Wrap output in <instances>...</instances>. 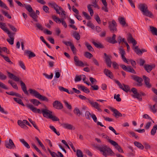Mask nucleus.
Instances as JSON below:
<instances>
[{
  "label": "nucleus",
  "instance_id": "obj_59",
  "mask_svg": "<svg viewBox=\"0 0 157 157\" xmlns=\"http://www.w3.org/2000/svg\"><path fill=\"white\" fill-rule=\"evenodd\" d=\"M7 78L6 75L3 74L2 72L0 71V79L2 80H5Z\"/></svg>",
  "mask_w": 157,
  "mask_h": 157
},
{
  "label": "nucleus",
  "instance_id": "obj_3",
  "mask_svg": "<svg viewBox=\"0 0 157 157\" xmlns=\"http://www.w3.org/2000/svg\"><path fill=\"white\" fill-rule=\"evenodd\" d=\"M138 8L143 13V15L152 18L154 16L151 12L148 9L147 5L145 3H140L138 6Z\"/></svg>",
  "mask_w": 157,
  "mask_h": 157
},
{
  "label": "nucleus",
  "instance_id": "obj_45",
  "mask_svg": "<svg viewBox=\"0 0 157 157\" xmlns=\"http://www.w3.org/2000/svg\"><path fill=\"white\" fill-rule=\"evenodd\" d=\"M49 128L53 131L57 135L59 136L60 135V133L59 132H57L56 128L54 127V126L52 125H49Z\"/></svg>",
  "mask_w": 157,
  "mask_h": 157
},
{
  "label": "nucleus",
  "instance_id": "obj_15",
  "mask_svg": "<svg viewBox=\"0 0 157 157\" xmlns=\"http://www.w3.org/2000/svg\"><path fill=\"white\" fill-rule=\"evenodd\" d=\"M127 40L128 42L132 43L133 46H135L137 44L136 41L133 38L132 35L130 33H129L128 34V37Z\"/></svg>",
  "mask_w": 157,
  "mask_h": 157
},
{
  "label": "nucleus",
  "instance_id": "obj_58",
  "mask_svg": "<svg viewBox=\"0 0 157 157\" xmlns=\"http://www.w3.org/2000/svg\"><path fill=\"white\" fill-rule=\"evenodd\" d=\"M36 26L40 30L42 31L43 30V28L42 25L39 23H37L35 24Z\"/></svg>",
  "mask_w": 157,
  "mask_h": 157
},
{
  "label": "nucleus",
  "instance_id": "obj_27",
  "mask_svg": "<svg viewBox=\"0 0 157 157\" xmlns=\"http://www.w3.org/2000/svg\"><path fill=\"white\" fill-rule=\"evenodd\" d=\"M150 111L154 113H155L157 112V105L156 104H155L153 106L149 105V106Z\"/></svg>",
  "mask_w": 157,
  "mask_h": 157
},
{
  "label": "nucleus",
  "instance_id": "obj_41",
  "mask_svg": "<svg viewBox=\"0 0 157 157\" xmlns=\"http://www.w3.org/2000/svg\"><path fill=\"white\" fill-rule=\"evenodd\" d=\"M20 141L27 148H30V146L23 139L20 140Z\"/></svg>",
  "mask_w": 157,
  "mask_h": 157
},
{
  "label": "nucleus",
  "instance_id": "obj_50",
  "mask_svg": "<svg viewBox=\"0 0 157 157\" xmlns=\"http://www.w3.org/2000/svg\"><path fill=\"white\" fill-rule=\"evenodd\" d=\"M47 149L52 157H56V156H58V155L56 152L52 151L48 147V148Z\"/></svg>",
  "mask_w": 157,
  "mask_h": 157
},
{
  "label": "nucleus",
  "instance_id": "obj_12",
  "mask_svg": "<svg viewBox=\"0 0 157 157\" xmlns=\"http://www.w3.org/2000/svg\"><path fill=\"white\" fill-rule=\"evenodd\" d=\"M110 109L113 112V115L116 118H117L119 117H122V114L120 113L117 109L113 108V107H111Z\"/></svg>",
  "mask_w": 157,
  "mask_h": 157
},
{
  "label": "nucleus",
  "instance_id": "obj_24",
  "mask_svg": "<svg viewBox=\"0 0 157 157\" xmlns=\"http://www.w3.org/2000/svg\"><path fill=\"white\" fill-rule=\"evenodd\" d=\"M112 142V145L114 146L116 149H117L119 151L121 152H123V150L121 147L118 145L117 143L115 141H114V142Z\"/></svg>",
  "mask_w": 157,
  "mask_h": 157
},
{
  "label": "nucleus",
  "instance_id": "obj_14",
  "mask_svg": "<svg viewBox=\"0 0 157 157\" xmlns=\"http://www.w3.org/2000/svg\"><path fill=\"white\" fill-rule=\"evenodd\" d=\"M48 5L52 8L54 9L57 13L59 14H60V12L59 11V6L56 2H49L48 3Z\"/></svg>",
  "mask_w": 157,
  "mask_h": 157
},
{
  "label": "nucleus",
  "instance_id": "obj_37",
  "mask_svg": "<svg viewBox=\"0 0 157 157\" xmlns=\"http://www.w3.org/2000/svg\"><path fill=\"white\" fill-rule=\"evenodd\" d=\"M62 125L64 128L69 130H72L73 128V126L68 123L63 124Z\"/></svg>",
  "mask_w": 157,
  "mask_h": 157
},
{
  "label": "nucleus",
  "instance_id": "obj_38",
  "mask_svg": "<svg viewBox=\"0 0 157 157\" xmlns=\"http://www.w3.org/2000/svg\"><path fill=\"white\" fill-rule=\"evenodd\" d=\"M105 61L107 65L109 67H111L112 61L109 58H105Z\"/></svg>",
  "mask_w": 157,
  "mask_h": 157
},
{
  "label": "nucleus",
  "instance_id": "obj_6",
  "mask_svg": "<svg viewBox=\"0 0 157 157\" xmlns=\"http://www.w3.org/2000/svg\"><path fill=\"white\" fill-rule=\"evenodd\" d=\"M115 82L119 86V87L124 91L126 93H128V91H130V87L129 86L123 84V86H124L123 87L121 83L118 80H115Z\"/></svg>",
  "mask_w": 157,
  "mask_h": 157
},
{
  "label": "nucleus",
  "instance_id": "obj_63",
  "mask_svg": "<svg viewBox=\"0 0 157 157\" xmlns=\"http://www.w3.org/2000/svg\"><path fill=\"white\" fill-rule=\"evenodd\" d=\"M94 19L99 24H100L101 23V21L100 20V19L98 14L96 15L95 16Z\"/></svg>",
  "mask_w": 157,
  "mask_h": 157
},
{
  "label": "nucleus",
  "instance_id": "obj_48",
  "mask_svg": "<svg viewBox=\"0 0 157 157\" xmlns=\"http://www.w3.org/2000/svg\"><path fill=\"white\" fill-rule=\"evenodd\" d=\"M76 155L78 157H83V155L81 150L78 149L76 151Z\"/></svg>",
  "mask_w": 157,
  "mask_h": 157
},
{
  "label": "nucleus",
  "instance_id": "obj_62",
  "mask_svg": "<svg viewBox=\"0 0 157 157\" xmlns=\"http://www.w3.org/2000/svg\"><path fill=\"white\" fill-rule=\"evenodd\" d=\"M0 87L5 90H8V88L3 83L0 82Z\"/></svg>",
  "mask_w": 157,
  "mask_h": 157
},
{
  "label": "nucleus",
  "instance_id": "obj_4",
  "mask_svg": "<svg viewBox=\"0 0 157 157\" xmlns=\"http://www.w3.org/2000/svg\"><path fill=\"white\" fill-rule=\"evenodd\" d=\"M29 91L31 95L34 96L36 98L42 101H45L47 102L49 100L48 98L45 96L41 95L35 90L30 88L29 89Z\"/></svg>",
  "mask_w": 157,
  "mask_h": 157
},
{
  "label": "nucleus",
  "instance_id": "obj_43",
  "mask_svg": "<svg viewBox=\"0 0 157 157\" xmlns=\"http://www.w3.org/2000/svg\"><path fill=\"white\" fill-rule=\"evenodd\" d=\"M92 5L89 4L87 6V8L88 11L90 13L91 16H92L94 14V11L93 9L91 8Z\"/></svg>",
  "mask_w": 157,
  "mask_h": 157
},
{
  "label": "nucleus",
  "instance_id": "obj_22",
  "mask_svg": "<svg viewBox=\"0 0 157 157\" xmlns=\"http://www.w3.org/2000/svg\"><path fill=\"white\" fill-rule=\"evenodd\" d=\"M24 121H25V120L23 121L18 120L17 121V124L21 128L26 129L28 128V127L25 124V122Z\"/></svg>",
  "mask_w": 157,
  "mask_h": 157
},
{
  "label": "nucleus",
  "instance_id": "obj_39",
  "mask_svg": "<svg viewBox=\"0 0 157 157\" xmlns=\"http://www.w3.org/2000/svg\"><path fill=\"white\" fill-rule=\"evenodd\" d=\"M24 5L25 6V9L30 13H31L34 11L30 5L24 4Z\"/></svg>",
  "mask_w": 157,
  "mask_h": 157
},
{
  "label": "nucleus",
  "instance_id": "obj_13",
  "mask_svg": "<svg viewBox=\"0 0 157 157\" xmlns=\"http://www.w3.org/2000/svg\"><path fill=\"white\" fill-rule=\"evenodd\" d=\"M143 78L146 86V87L148 88H151V85L150 83V78L145 75H143Z\"/></svg>",
  "mask_w": 157,
  "mask_h": 157
},
{
  "label": "nucleus",
  "instance_id": "obj_17",
  "mask_svg": "<svg viewBox=\"0 0 157 157\" xmlns=\"http://www.w3.org/2000/svg\"><path fill=\"white\" fill-rule=\"evenodd\" d=\"M104 74L107 77L111 79L114 78L113 75L112 73L109 70L105 69L103 72Z\"/></svg>",
  "mask_w": 157,
  "mask_h": 157
},
{
  "label": "nucleus",
  "instance_id": "obj_19",
  "mask_svg": "<svg viewBox=\"0 0 157 157\" xmlns=\"http://www.w3.org/2000/svg\"><path fill=\"white\" fill-rule=\"evenodd\" d=\"M155 67L154 64H152L151 65L149 64H145L144 65V68L145 70L148 73H150L153 68Z\"/></svg>",
  "mask_w": 157,
  "mask_h": 157
},
{
  "label": "nucleus",
  "instance_id": "obj_56",
  "mask_svg": "<svg viewBox=\"0 0 157 157\" xmlns=\"http://www.w3.org/2000/svg\"><path fill=\"white\" fill-rule=\"evenodd\" d=\"M19 64L20 67L24 70H25L26 68L23 62L21 61H19Z\"/></svg>",
  "mask_w": 157,
  "mask_h": 157
},
{
  "label": "nucleus",
  "instance_id": "obj_54",
  "mask_svg": "<svg viewBox=\"0 0 157 157\" xmlns=\"http://www.w3.org/2000/svg\"><path fill=\"white\" fill-rule=\"evenodd\" d=\"M87 26L90 27L92 29H94L95 26L94 25L91 23L90 21H89L87 24Z\"/></svg>",
  "mask_w": 157,
  "mask_h": 157
},
{
  "label": "nucleus",
  "instance_id": "obj_44",
  "mask_svg": "<svg viewBox=\"0 0 157 157\" xmlns=\"http://www.w3.org/2000/svg\"><path fill=\"white\" fill-rule=\"evenodd\" d=\"M1 56H2L4 59L5 61L8 62L10 64H13V62L11 61L8 57L5 56L3 54H1Z\"/></svg>",
  "mask_w": 157,
  "mask_h": 157
},
{
  "label": "nucleus",
  "instance_id": "obj_42",
  "mask_svg": "<svg viewBox=\"0 0 157 157\" xmlns=\"http://www.w3.org/2000/svg\"><path fill=\"white\" fill-rule=\"evenodd\" d=\"M14 100L17 102L18 103L21 105L23 106H25V105L23 103L21 100L19 98H13Z\"/></svg>",
  "mask_w": 157,
  "mask_h": 157
},
{
  "label": "nucleus",
  "instance_id": "obj_51",
  "mask_svg": "<svg viewBox=\"0 0 157 157\" xmlns=\"http://www.w3.org/2000/svg\"><path fill=\"white\" fill-rule=\"evenodd\" d=\"M59 23H62V25L64 26V27L66 28L67 27V24L66 23L65 21L64 20V18H61L60 21Z\"/></svg>",
  "mask_w": 157,
  "mask_h": 157
},
{
  "label": "nucleus",
  "instance_id": "obj_9",
  "mask_svg": "<svg viewBox=\"0 0 157 157\" xmlns=\"http://www.w3.org/2000/svg\"><path fill=\"white\" fill-rule=\"evenodd\" d=\"M120 67L124 70L128 72H130L134 74H136V72L133 68L131 66H128L127 67L123 64L120 65Z\"/></svg>",
  "mask_w": 157,
  "mask_h": 157
},
{
  "label": "nucleus",
  "instance_id": "obj_18",
  "mask_svg": "<svg viewBox=\"0 0 157 157\" xmlns=\"http://www.w3.org/2000/svg\"><path fill=\"white\" fill-rule=\"evenodd\" d=\"M116 38V35L115 34H113L112 37H109L107 38V41L109 43L114 44L117 42L115 39Z\"/></svg>",
  "mask_w": 157,
  "mask_h": 157
},
{
  "label": "nucleus",
  "instance_id": "obj_49",
  "mask_svg": "<svg viewBox=\"0 0 157 157\" xmlns=\"http://www.w3.org/2000/svg\"><path fill=\"white\" fill-rule=\"evenodd\" d=\"M52 18L56 23H59L61 19H60L55 15H52Z\"/></svg>",
  "mask_w": 157,
  "mask_h": 157
},
{
  "label": "nucleus",
  "instance_id": "obj_46",
  "mask_svg": "<svg viewBox=\"0 0 157 157\" xmlns=\"http://www.w3.org/2000/svg\"><path fill=\"white\" fill-rule=\"evenodd\" d=\"M85 45L87 47V49L90 52H92L94 51V49L89 44V43L86 42L85 44Z\"/></svg>",
  "mask_w": 157,
  "mask_h": 157
},
{
  "label": "nucleus",
  "instance_id": "obj_29",
  "mask_svg": "<svg viewBox=\"0 0 157 157\" xmlns=\"http://www.w3.org/2000/svg\"><path fill=\"white\" fill-rule=\"evenodd\" d=\"M118 20L120 24H121L123 26H124L125 25L126 26H128V25L126 24L125 20L123 17H119L118 18Z\"/></svg>",
  "mask_w": 157,
  "mask_h": 157
},
{
  "label": "nucleus",
  "instance_id": "obj_2",
  "mask_svg": "<svg viewBox=\"0 0 157 157\" xmlns=\"http://www.w3.org/2000/svg\"><path fill=\"white\" fill-rule=\"evenodd\" d=\"M96 148L105 157L109 155L112 156L114 154L112 150L106 145H103L101 147L97 146Z\"/></svg>",
  "mask_w": 157,
  "mask_h": 157
},
{
  "label": "nucleus",
  "instance_id": "obj_35",
  "mask_svg": "<svg viewBox=\"0 0 157 157\" xmlns=\"http://www.w3.org/2000/svg\"><path fill=\"white\" fill-rule=\"evenodd\" d=\"M157 130V124H155L153 127L151 131V134L152 136H154Z\"/></svg>",
  "mask_w": 157,
  "mask_h": 157
},
{
  "label": "nucleus",
  "instance_id": "obj_34",
  "mask_svg": "<svg viewBox=\"0 0 157 157\" xmlns=\"http://www.w3.org/2000/svg\"><path fill=\"white\" fill-rule=\"evenodd\" d=\"M72 35L77 40H79L80 38V36L79 33L76 31H74Z\"/></svg>",
  "mask_w": 157,
  "mask_h": 157
},
{
  "label": "nucleus",
  "instance_id": "obj_64",
  "mask_svg": "<svg viewBox=\"0 0 157 157\" xmlns=\"http://www.w3.org/2000/svg\"><path fill=\"white\" fill-rule=\"evenodd\" d=\"M119 53L121 54V56L122 55H124L125 52V51L121 47L119 48Z\"/></svg>",
  "mask_w": 157,
  "mask_h": 157
},
{
  "label": "nucleus",
  "instance_id": "obj_10",
  "mask_svg": "<svg viewBox=\"0 0 157 157\" xmlns=\"http://www.w3.org/2000/svg\"><path fill=\"white\" fill-rule=\"evenodd\" d=\"M131 91L134 94L132 95V96L135 98H137L140 101H142V98H139L138 97L140 96V94L139 93H138L137 90L136 88L134 87L132 88L131 90Z\"/></svg>",
  "mask_w": 157,
  "mask_h": 157
},
{
  "label": "nucleus",
  "instance_id": "obj_26",
  "mask_svg": "<svg viewBox=\"0 0 157 157\" xmlns=\"http://www.w3.org/2000/svg\"><path fill=\"white\" fill-rule=\"evenodd\" d=\"M29 15L33 19L34 21L37 22L38 21L37 18L38 17V16L36 14L34 11L32 12L31 13H30Z\"/></svg>",
  "mask_w": 157,
  "mask_h": 157
},
{
  "label": "nucleus",
  "instance_id": "obj_55",
  "mask_svg": "<svg viewBox=\"0 0 157 157\" xmlns=\"http://www.w3.org/2000/svg\"><path fill=\"white\" fill-rule=\"evenodd\" d=\"M64 103L68 109L71 110L72 109L71 105L69 104L67 101H64Z\"/></svg>",
  "mask_w": 157,
  "mask_h": 157
},
{
  "label": "nucleus",
  "instance_id": "obj_33",
  "mask_svg": "<svg viewBox=\"0 0 157 157\" xmlns=\"http://www.w3.org/2000/svg\"><path fill=\"white\" fill-rule=\"evenodd\" d=\"M92 43L98 48H104V46L100 43H97L94 41H93Z\"/></svg>",
  "mask_w": 157,
  "mask_h": 157
},
{
  "label": "nucleus",
  "instance_id": "obj_21",
  "mask_svg": "<svg viewBox=\"0 0 157 157\" xmlns=\"http://www.w3.org/2000/svg\"><path fill=\"white\" fill-rule=\"evenodd\" d=\"M20 83L21 88L25 94L28 95L29 93L27 90L26 87L25 83L21 80L20 81Z\"/></svg>",
  "mask_w": 157,
  "mask_h": 157
},
{
  "label": "nucleus",
  "instance_id": "obj_40",
  "mask_svg": "<svg viewBox=\"0 0 157 157\" xmlns=\"http://www.w3.org/2000/svg\"><path fill=\"white\" fill-rule=\"evenodd\" d=\"M8 82L10 84L13 88L16 90L18 89V87L17 84L13 82L12 80H9L8 81Z\"/></svg>",
  "mask_w": 157,
  "mask_h": 157
},
{
  "label": "nucleus",
  "instance_id": "obj_5",
  "mask_svg": "<svg viewBox=\"0 0 157 157\" xmlns=\"http://www.w3.org/2000/svg\"><path fill=\"white\" fill-rule=\"evenodd\" d=\"M109 28L111 32L114 33L117 31V24L114 20L108 22Z\"/></svg>",
  "mask_w": 157,
  "mask_h": 157
},
{
  "label": "nucleus",
  "instance_id": "obj_23",
  "mask_svg": "<svg viewBox=\"0 0 157 157\" xmlns=\"http://www.w3.org/2000/svg\"><path fill=\"white\" fill-rule=\"evenodd\" d=\"M78 88L79 89L83 91L86 93L88 94L90 92L89 90L86 87L83 86L78 85Z\"/></svg>",
  "mask_w": 157,
  "mask_h": 157
},
{
  "label": "nucleus",
  "instance_id": "obj_47",
  "mask_svg": "<svg viewBox=\"0 0 157 157\" xmlns=\"http://www.w3.org/2000/svg\"><path fill=\"white\" fill-rule=\"evenodd\" d=\"M1 12L6 17L8 18L9 19H11V16L8 13V12L5 11L3 10H1Z\"/></svg>",
  "mask_w": 157,
  "mask_h": 157
},
{
  "label": "nucleus",
  "instance_id": "obj_16",
  "mask_svg": "<svg viewBox=\"0 0 157 157\" xmlns=\"http://www.w3.org/2000/svg\"><path fill=\"white\" fill-rule=\"evenodd\" d=\"M75 64L76 66L81 67L83 65V62L79 60L78 57L76 56L74 57Z\"/></svg>",
  "mask_w": 157,
  "mask_h": 157
},
{
  "label": "nucleus",
  "instance_id": "obj_11",
  "mask_svg": "<svg viewBox=\"0 0 157 157\" xmlns=\"http://www.w3.org/2000/svg\"><path fill=\"white\" fill-rule=\"evenodd\" d=\"M53 107L57 109H61L63 108V104L58 101H55L53 103Z\"/></svg>",
  "mask_w": 157,
  "mask_h": 157
},
{
  "label": "nucleus",
  "instance_id": "obj_31",
  "mask_svg": "<svg viewBox=\"0 0 157 157\" xmlns=\"http://www.w3.org/2000/svg\"><path fill=\"white\" fill-rule=\"evenodd\" d=\"M134 145L140 149L143 150L144 148V146L140 143L136 141L134 143Z\"/></svg>",
  "mask_w": 157,
  "mask_h": 157
},
{
  "label": "nucleus",
  "instance_id": "obj_25",
  "mask_svg": "<svg viewBox=\"0 0 157 157\" xmlns=\"http://www.w3.org/2000/svg\"><path fill=\"white\" fill-rule=\"evenodd\" d=\"M5 23L0 22V28L7 34L10 33V31L6 27Z\"/></svg>",
  "mask_w": 157,
  "mask_h": 157
},
{
  "label": "nucleus",
  "instance_id": "obj_61",
  "mask_svg": "<svg viewBox=\"0 0 157 157\" xmlns=\"http://www.w3.org/2000/svg\"><path fill=\"white\" fill-rule=\"evenodd\" d=\"M49 119H51L53 121H59V119L55 116H53L52 115L50 117Z\"/></svg>",
  "mask_w": 157,
  "mask_h": 157
},
{
  "label": "nucleus",
  "instance_id": "obj_30",
  "mask_svg": "<svg viewBox=\"0 0 157 157\" xmlns=\"http://www.w3.org/2000/svg\"><path fill=\"white\" fill-rule=\"evenodd\" d=\"M73 112L76 115H78V116H79L80 115H82V112L80 111L79 109L77 107L75 108L73 110Z\"/></svg>",
  "mask_w": 157,
  "mask_h": 157
},
{
  "label": "nucleus",
  "instance_id": "obj_60",
  "mask_svg": "<svg viewBox=\"0 0 157 157\" xmlns=\"http://www.w3.org/2000/svg\"><path fill=\"white\" fill-rule=\"evenodd\" d=\"M8 25L13 31L16 32L17 31V29L13 25L10 24H8Z\"/></svg>",
  "mask_w": 157,
  "mask_h": 157
},
{
  "label": "nucleus",
  "instance_id": "obj_1",
  "mask_svg": "<svg viewBox=\"0 0 157 157\" xmlns=\"http://www.w3.org/2000/svg\"><path fill=\"white\" fill-rule=\"evenodd\" d=\"M26 106L27 108L34 113L39 114L42 113L43 116L47 118H49L52 115V112L47 109H42L41 110L40 109L35 107L33 105L31 104H27Z\"/></svg>",
  "mask_w": 157,
  "mask_h": 157
},
{
  "label": "nucleus",
  "instance_id": "obj_53",
  "mask_svg": "<svg viewBox=\"0 0 157 157\" xmlns=\"http://www.w3.org/2000/svg\"><path fill=\"white\" fill-rule=\"evenodd\" d=\"M0 6L6 9L7 10H9V8L6 6L5 4L0 0Z\"/></svg>",
  "mask_w": 157,
  "mask_h": 157
},
{
  "label": "nucleus",
  "instance_id": "obj_36",
  "mask_svg": "<svg viewBox=\"0 0 157 157\" xmlns=\"http://www.w3.org/2000/svg\"><path fill=\"white\" fill-rule=\"evenodd\" d=\"M150 30L153 35L157 36V29L153 26H150Z\"/></svg>",
  "mask_w": 157,
  "mask_h": 157
},
{
  "label": "nucleus",
  "instance_id": "obj_8",
  "mask_svg": "<svg viewBox=\"0 0 157 157\" xmlns=\"http://www.w3.org/2000/svg\"><path fill=\"white\" fill-rule=\"evenodd\" d=\"M6 147L9 149H14L16 148V147L13 143V140L10 139L9 141H6L5 143Z\"/></svg>",
  "mask_w": 157,
  "mask_h": 157
},
{
  "label": "nucleus",
  "instance_id": "obj_52",
  "mask_svg": "<svg viewBox=\"0 0 157 157\" xmlns=\"http://www.w3.org/2000/svg\"><path fill=\"white\" fill-rule=\"evenodd\" d=\"M84 56L86 58L89 59H90L93 57V55L88 52H86L84 54Z\"/></svg>",
  "mask_w": 157,
  "mask_h": 157
},
{
  "label": "nucleus",
  "instance_id": "obj_32",
  "mask_svg": "<svg viewBox=\"0 0 157 157\" xmlns=\"http://www.w3.org/2000/svg\"><path fill=\"white\" fill-rule=\"evenodd\" d=\"M101 136L103 138L107 139L108 142H109L111 144H112V143H113L112 142H114V140L110 139H109V136H108L105 134L104 133H102L101 134Z\"/></svg>",
  "mask_w": 157,
  "mask_h": 157
},
{
  "label": "nucleus",
  "instance_id": "obj_57",
  "mask_svg": "<svg viewBox=\"0 0 157 157\" xmlns=\"http://www.w3.org/2000/svg\"><path fill=\"white\" fill-rule=\"evenodd\" d=\"M91 113L88 111H86L85 113V116L86 119L88 120H90V116H91Z\"/></svg>",
  "mask_w": 157,
  "mask_h": 157
},
{
  "label": "nucleus",
  "instance_id": "obj_7",
  "mask_svg": "<svg viewBox=\"0 0 157 157\" xmlns=\"http://www.w3.org/2000/svg\"><path fill=\"white\" fill-rule=\"evenodd\" d=\"M131 77L133 80L138 82L137 84V86H142V82L143 81V79L135 75H132Z\"/></svg>",
  "mask_w": 157,
  "mask_h": 157
},
{
  "label": "nucleus",
  "instance_id": "obj_20",
  "mask_svg": "<svg viewBox=\"0 0 157 157\" xmlns=\"http://www.w3.org/2000/svg\"><path fill=\"white\" fill-rule=\"evenodd\" d=\"M90 105L92 107L97 109L98 111H102V110L100 108L101 106L97 102L92 101Z\"/></svg>",
  "mask_w": 157,
  "mask_h": 157
},
{
  "label": "nucleus",
  "instance_id": "obj_28",
  "mask_svg": "<svg viewBox=\"0 0 157 157\" xmlns=\"http://www.w3.org/2000/svg\"><path fill=\"white\" fill-rule=\"evenodd\" d=\"M30 101L36 106H38L39 104H41V102L35 99H32L30 100Z\"/></svg>",
  "mask_w": 157,
  "mask_h": 157
}]
</instances>
